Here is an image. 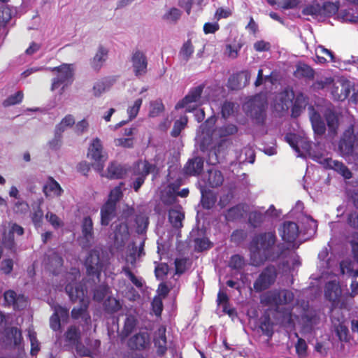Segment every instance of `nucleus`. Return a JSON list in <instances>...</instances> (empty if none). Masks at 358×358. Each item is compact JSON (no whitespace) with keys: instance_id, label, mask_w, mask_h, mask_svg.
<instances>
[{"instance_id":"nucleus-1","label":"nucleus","mask_w":358,"mask_h":358,"mask_svg":"<svg viewBox=\"0 0 358 358\" xmlns=\"http://www.w3.org/2000/svg\"><path fill=\"white\" fill-rule=\"evenodd\" d=\"M275 231L261 232L255 235L249 244L251 264L259 266L266 261L274 262L285 258L289 252L285 243L276 244Z\"/></svg>"},{"instance_id":"nucleus-2","label":"nucleus","mask_w":358,"mask_h":358,"mask_svg":"<svg viewBox=\"0 0 358 358\" xmlns=\"http://www.w3.org/2000/svg\"><path fill=\"white\" fill-rule=\"evenodd\" d=\"M80 273L78 269L73 268L67 274V280L71 281L66 285L65 291L72 302L79 301L80 305L74 307L71 313L73 320H80L83 327H88L91 324V317L87 312L89 305L88 289L86 282H77Z\"/></svg>"},{"instance_id":"nucleus-3","label":"nucleus","mask_w":358,"mask_h":358,"mask_svg":"<svg viewBox=\"0 0 358 358\" xmlns=\"http://www.w3.org/2000/svg\"><path fill=\"white\" fill-rule=\"evenodd\" d=\"M294 294L287 289H274L265 292L261 297V303L273 307L280 314L281 321L289 320L292 311Z\"/></svg>"},{"instance_id":"nucleus-4","label":"nucleus","mask_w":358,"mask_h":358,"mask_svg":"<svg viewBox=\"0 0 358 358\" xmlns=\"http://www.w3.org/2000/svg\"><path fill=\"white\" fill-rule=\"evenodd\" d=\"M338 149L348 164L358 168V131L355 133L352 126H350L343 132L338 143Z\"/></svg>"},{"instance_id":"nucleus-5","label":"nucleus","mask_w":358,"mask_h":358,"mask_svg":"<svg viewBox=\"0 0 358 358\" xmlns=\"http://www.w3.org/2000/svg\"><path fill=\"white\" fill-rule=\"evenodd\" d=\"M268 103L266 98L261 94L252 96L244 105L246 115L257 125L262 126L266 120Z\"/></svg>"},{"instance_id":"nucleus-6","label":"nucleus","mask_w":358,"mask_h":358,"mask_svg":"<svg viewBox=\"0 0 358 358\" xmlns=\"http://www.w3.org/2000/svg\"><path fill=\"white\" fill-rule=\"evenodd\" d=\"M47 69L57 73V76L52 79L51 90L55 91L58 90L59 94H62L65 88L73 82V65L63 64L56 67H48Z\"/></svg>"},{"instance_id":"nucleus-7","label":"nucleus","mask_w":358,"mask_h":358,"mask_svg":"<svg viewBox=\"0 0 358 358\" xmlns=\"http://www.w3.org/2000/svg\"><path fill=\"white\" fill-rule=\"evenodd\" d=\"M134 213V208L127 207L123 210L122 217L124 221L118 220L112 224L111 227L113 231L114 244L117 248L122 247L129 238V232L127 221L128 218L133 215Z\"/></svg>"},{"instance_id":"nucleus-8","label":"nucleus","mask_w":358,"mask_h":358,"mask_svg":"<svg viewBox=\"0 0 358 358\" xmlns=\"http://www.w3.org/2000/svg\"><path fill=\"white\" fill-rule=\"evenodd\" d=\"M285 141L296 152L299 157H305L306 155L313 159V155H321L312 150V143L306 138L301 137L294 133H288L285 136Z\"/></svg>"},{"instance_id":"nucleus-9","label":"nucleus","mask_w":358,"mask_h":358,"mask_svg":"<svg viewBox=\"0 0 358 358\" xmlns=\"http://www.w3.org/2000/svg\"><path fill=\"white\" fill-rule=\"evenodd\" d=\"M106 263V261L100 250L96 248L91 250L85 262L87 275L96 277L97 280H99V276L105 267Z\"/></svg>"},{"instance_id":"nucleus-10","label":"nucleus","mask_w":358,"mask_h":358,"mask_svg":"<svg viewBox=\"0 0 358 358\" xmlns=\"http://www.w3.org/2000/svg\"><path fill=\"white\" fill-rule=\"evenodd\" d=\"M278 272L273 265L265 267L253 283V288L256 292H261L273 285L277 278Z\"/></svg>"},{"instance_id":"nucleus-11","label":"nucleus","mask_w":358,"mask_h":358,"mask_svg":"<svg viewBox=\"0 0 358 358\" xmlns=\"http://www.w3.org/2000/svg\"><path fill=\"white\" fill-rule=\"evenodd\" d=\"M313 160L321 164L326 169L335 171L345 179L352 178L350 169L339 161L333 160L331 157H327L324 155H313Z\"/></svg>"},{"instance_id":"nucleus-12","label":"nucleus","mask_w":358,"mask_h":358,"mask_svg":"<svg viewBox=\"0 0 358 358\" xmlns=\"http://www.w3.org/2000/svg\"><path fill=\"white\" fill-rule=\"evenodd\" d=\"M321 313L315 309H307L301 315V324L302 331L306 334H311L319 328L321 324Z\"/></svg>"},{"instance_id":"nucleus-13","label":"nucleus","mask_w":358,"mask_h":358,"mask_svg":"<svg viewBox=\"0 0 358 358\" xmlns=\"http://www.w3.org/2000/svg\"><path fill=\"white\" fill-rule=\"evenodd\" d=\"M131 62L134 75L136 77L144 76L148 70V59L145 54L138 49L133 51Z\"/></svg>"},{"instance_id":"nucleus-14","label":"nucleus","mask_w":358,"mask_h":358,"mask_svg":"<svg viewBox=\"0 0 358 358\" xmlns=\"http://www.w3.org/2000/svg\"><path fill=\"white\" fill-rule=\"evenodd\" d=\"M3 299L4 306L12 307L15 310H23L27 305V299L24 294H17L11 289L4 292Z\"/></svg>"},{"instance_id":"nucleus-15","label":"nucleus","mask_w":358,"mask_h":358,"mask_svg":"<svg viewBox=\"0 0 358 358\" xmlns=\"http://www.w3.org/2000/svg\"><path fill=\"white\" fill-rule=\"evenodd\" d=\"M278 232L282 241L287 243H293L299 235V229L296 222L285 221L279 227Z\"/></svg>"},{"instance_id":"nucleus-16","label":"nucleus","mask_w":358,"mask_h":358,"mask_svg":"<svg viewBox=\"0 0 358 358\" xmlns=\"http://www.w3.org/2000/svg\"><path fill=\"white\" fill-rule=\"evenodd\" d=\"M82 236L80 237V245L83 248H88L94 241L93 222L90 216L83 218L81 224Z\"/></svg>"},{"instance_id":"nucleus-17","label":"nucleus","mask_w":358,"mask_h":358,"mask_svg":"<svg viewBox=\"0 0 358 358\" xmlns=\"http://www.w3.org/2000/svg\"><path fill=\"white\" fill-rule=\"evenodd\" d=\"M69 317V309L59 305L54 307V313L50 318V327L54 331L60 330L61 322H66Z\"/></svg>"},{"instance_id":"nucleus-18","label":"nucleus","mask_w":358,"mask_h":358,"mask_svg":"<svg viewBox=\"0 0 358 358\" xmlns=\"http://www.w3.org/2000/svg\"><path fill=\"white\" fill-rule=\"evenodd\" d=\"M144 246L145 240H143L138 246H137L134 242L131 243L128 246L125 257V266H131V268L136 266L137 260L145 255Z\"/></svg>"},{"instance_id":"nucleus-19","label":"nucleus","mask_w":358,"mask_h":358,"mask_svg":"<svg viewBox=\"0 0 358 358\" xmlns=\"http://www.w3.org/2000/svg\"><path fill=\"white\" fill-rule=\"evenodd\" d=\"M223 182L224 177L222 172L215 168H211L202 176L199 182L206 185V188H215L221 186Z\"/></svg>"},{"instance_id":"nucleus-20","label":"nucleus","mask_w":358,"mask_h":358,"mask_svg":"<svg viewBox=\"0 0 358 358\" xmlns=\"http://www.w3.org/2000/svg\"><path fill=\"white\" fill-rule=\"evenodd\" d=\"M150 344V338L148 332H139L132 336L128 341V347L132 350H143Z\"/></svg>"},{"instance_id":"nucleus-21","label":"nucleus","mask_w":358,"mask_h":358,"mask_svg":"<svg viewBox=\"0 0 358 358\" xmlns=\"http://www.w3.org/2000/svg\"><path fill=\"white\" fill-rule=\"evenodd\" d=\"M204 87V84H201L196 87H192L188 94L176 103L175 107L176 109L179 110L184 108H187L189 107V104L197 102L201 96Z\"/></svg>"},{"instance_id":"nucleus-22","label":"nucleus","mask_w":358,"mask_h":358,"mask_svg":"<svg viewBox=\"0 0 358 358\" xmlns=\"http://www.w3.org/2000/svg\"><path fill=\"white\" fill-rule=\"evenodd\" d=\"M102 150L103 148L101 141L98 138H96L90 145L87 153L88 157L94 159L97 163V169L99 170L103 169V162L106 159L102 155Z\"/></svg>"},{"instance_id":"nucleus-23","label":"nucleus","mask_w":358,"mask_h":358,"mask_svg":"<svg viewBox=\"0 0 358 358\" xmlns=\"http://www.w3.org/2000/svg\"><path fill=\"white\" fill-rule=\"evenodd\" d=\"M62 257L55 251L45 255L44 259L45 267L53 275H57L63 265Z\"/></svg>"},{"instance_id":"nucleus-24","label":"nucleus","mask_w":358,"mask_h":358,"mask_svg":"<svg viewBox=\"0 0 358 358\" xmlns=\"http://www.w3.org/2000/svg\"><path fill=\"white\" fill-rule=\"evenodd\" d=\"M198 188L201 192V203L203 208L208 210L213 208L217 201V194L213 190L206 188V185H203L201 182L198 183Z\"/></svg>"},{"instance_id":"nucleus-25","label":"nucleus","mask_w":358,"mask_h":358,"mask_svg":"<svg viewBox=\"0 0 358 358\" xmlns=\"http://www.w3.org/2000/svg\"><path fill=\"white\" fill-rule=\"evenodd\" d=\"M203 164L204 161L202 157H194L189 159L183 168V173L189 176H198L203 171Z\"/></svg>"},{"instance_id":"nucleus-26","label":"nucleus","mask_w":358,"mask_h":358,"mask_svg":"<svg viewBox=\"0 0 358 358\" xmlns=\"http://www.w3.org/2000/svg\"><path fill=\"white\" fill-rule=\"evenodd\" d=\"M310 120L315 134L323 135L326 131V123L324 118L313 106L309 107Z\"/></svg>"},{"instance_id":"nucleus-27","label":"nucleus","mask_w":358,"mask_h":358,"mask_svg":"<svg viewBox=\"0 0 358 358\" xmlns=\"http://www.w3.org/2000/svg\"><path fill=\"white\" fill-rule=\"evenodd\" d=\"M43 192L46 197L55 198L60 196L64 190L52 177H49L43 187Z\"/></svg>"},{"instance_id":"nucleus-28","label":"nucleus","mask_w":358,"mask_h":358,"mask_svg":"<svg viewBox=\"0 0 358 358\" xmlns=\"http://www.w3.org/2000/svg\"><path fill=\"white\" fill-rule=\"evenodd\" d=\"M342 289L338 281L336 280L327 282L324 287V296L327 300L331 303L334 302L338 296H341Z\"/></svg>"},{"instance_id":"nucleus-29","label":"nucleus","mask_w":358,"mask_h":358,"mask_svg":"<svg viewBox=\"0 0 358 358\" xmlns=\"http://www.w3.org/2000/svg\"><path fill=\"white\" fill-rule=\"evenodd\" d=\"M185 214L180 206H176L169 210V221L176 229L182 227Z\"/></svg>"},{"instance_id":"nucleus-30","label":"nucleus","mask_w":358,"mask_h":358,"mask_svg":"<svg viewBox=\"0 0 358 358\" xmlns=\"http://www.w3.org/2000/svg\"><path fill=\"white\" fill-rule=\"evenodd\" d=\"M154 344L157 348L158 355H164L167 351V339L166 336V329L164 327L159 328L157 335L154 338Z\"/></svg>"},{"instance_id":"nucleus-31","label":"nucleus","mask_w":358,"mask_h":358,"mask_svg":"<svg viewBox=\"0 0 358 358\" xmlns=\"http://www.w3.org/2000/svg\"><path fill=\"white\" fill-rule=\"evenodd\" d=\"M116 207L114 204L110 203H105L101 208V224L102 226H108L110 222L115 217Z\"/></svg>"},{"instance_id":"nucleus-32","label":"nucleus","mask_w":358,"mask_h":358,"mask_svg":"<svg viewBox=\"0 0 358 358\" xmlns=\"http://www.w3.org/2000/svg\"><path fill=\"white\" fill-rule=\"evenodd\" d=\"M225 142L222 141L218 143L214 148L210 149L208 152V159L207 162L212 165L220 164L222 159L224 157V152L222 150L223 147L225 145Z\"/></svg>"},{"instance_id":"nucleus-33","label":"nucleus","mask_w":358,"mask_h":358,"mask_svg":"<svg viewBox=\"0 0 358 358\" xmlns=\"http://www.w3.org/2000/svg\"><path fill=\"white\" fill-rule=\"evenodd\" d=\"M334 302L331 303V308H340L350 310L354 303V296L350 293L341 294Z\"/></svg>"},{"instance_id":"nucleus-34","label":"nucleus","mask_w":358,"mask_h":358,"mask_svg":"<svg viewBox=\"0 0 358 358\" xmlns=\"http://www.w3.org/2000/svg\"><path fill=\"white\" fill-rule=\"evenodd\" d=\"M307 104V99L302 94L299 93L294 97V103L291 109L292 117H298L305 109Z\"/></svg>"},{"instance_id":"nucleus-35","label":"nucleus","mask_w":358,"mask_h":358,"mask_svg":"<svg viewBox=\"0 0 358 358\" xmlns=\"http://www.w3.org/2000/svg\"><path fill=\"white\" fill-rule=\"evenodd\" d=\"M66 341L70 344L73 345L76 348V350L80 352V331L75 327H71L65 333Z\"/></svg>"},{"instance_id":"nucleus-36","label":"nucleus","mask_w":358,"mask_h":358,"mask_svg":"<svg viewBox=\"0 0 358 358\" xmlns=\"http://www.w3.org/2000/svg\"><path fill=\"white\" fill-rule=\"evenodd\" d=\"M108 55V50L99 46L97 52L91 61V66L94 70H99L105 62Z\"/></svg>"},{"instance_id":"nucleus-37","label":"nucleus","mask_w":358,"mask_h":358,"mask_svg":"<svg viewBox=\"0 0 358 358\" xmlns=\"http://www.w3.org/2000/svg\"><path fill=\"white\" fill-rule=\"evenodd\" d=\"M243 214V206L241 204H238L229 208L225 213L224 217L227 221L234 222L242 218Z\"/></svg>"},{"instance_id":"nucleus-38","label":"nucleus","mask_w":358,"mask_h":358,"mask_svg":"<svg viewBox=\"0 0 358 358\" xmlns=\"http://www.w3.org/2000/svg\"><path fill=\"white\" fill-rule=\"evenodd\" d=\"M138 323V320L135 316L129 315H127L124 324L123 329L121 331V337L122 339L128 337L134 330Z\"/></svg>"},{"instance_id":"nucleus-39","label":"nucleus","mask_w":358,"mask_h":358,"mask_svg":"<svg viewBox=\"0 0 358 358\" xmlns=\"http://www.w3.org/2000/svg\"><path fill=\"white\" fill-rule=\"evenodd\" d=\"M142 99H137L136 100H135L134 105L132 106H129L127 109L129 120L126 121L122 120L118 124H117L115 126V129L121 127L122 126L126 124L129 121H131L133 119H134L138 113L140 108L142 105Z\"/></svg>"},{"instance_id":"nucleus-40","label":"nucleus","mask_w":358,"mask_h":358,"mask_svg":"<svg viewBox=\"0 0 358 358\" xmlns=\"http://www.w3.org/2000/svg\"><path fill=\"white\" fill-rule=\"evenodd\" d=\"M326 125L331 132H335L338 128V120L336 114L330 109H327L324 113Z\"/></svg>"},{"instance_id":"nucleus-41","label":"nucleus","mask_w":358,"mask_h":358,"mask_svg":"<svg viewBox=\"0 0 358 358\" xmlns=\"http://www.w3.org/2000/svg\"><path fill=\"white\" fill-rule=\"evenodd\" d=\"M126 173L125 169L120 164L113 162L108 167L107 177L110 179L122 178Z\"/></svg>"},{"instance_id":"nucleus-42","label":"nucleus","mask_w":358,"mask_h":358,"mask_svg":"<svg viewBox=\"0 0 358 358\" xmlns=\"http://www.w3.org/2000/svg\"><path fill=\"white\" fill-rule=\"evenodd\" d=\"M294 75L299 78H304L308 80H312L314 78L315 73L310 66L303 64L296 66Z\"/></svg>"},{"instance_id":"nucleus-43","label":"nucleus","mask_w":358,"mask_h":358,"mask_svg":"<svg viewBox=\"0 0 358 358\" xmlns=\"http://www.w3.org/2000/svg\"><path fill=\"white\" fill-rule=\"evenodd\" d=\"M302 14L310 15L314 19L322 18L321 5L316 2L308 4L303 8Z\"/></svg>"},{"instance_id":"nucleus-44","label":"nucleus","mask_w":358,"mask_h":358,"mask_svg":"<svg viewBox=\"0 0 358 358\" xmlns=\"http://www.w3.org/2000/svg\"><path fill=\"white\" fill-rule=\"evenodd\" d=\"M338 4L330 1H325L321 5L322 17H331L338 10Z\"/></svg>"},{"instance_id":"nucleus-45","label":"nucleus","mask_w":358,"mask_h":358,"mask_svg":"<svg viewBox=\"0 0 358 358\" xmlns=\"http://www.w3.org/2000/svg\"><path fill=\"white\" fill-rule=\"evenodd\" d=\"M122 272L130 280L134 285L137 288L141 289L144 285V280L141 277L136 276L131 271V267L124 266Z\"/></svg>"},{"instance_id":"nucleus-46","label":"nucleus","mask_w":358,"mask_h":358,"mask_svg":"<svg viewBox=\"0 0 358 358\" xmlns=\"http://www.w3.org/2000/svg\"><path fill=\"white\" fill-rule=\"evenodd\" d=\"M265 215V213H262L257 210L250 212L248 216L249 224L253 228L259 227L264 222Z\"/></svg>"},{"instance_id":"nucleus-47","label":"nucleus","mask_w":358,"mask_h":358,"mask_svg":"<svg viewBox=\"0 0 358 358\" xmlns=\"http://www.w3.org/2000/svg\"><path fill=\"white\" fill-rule=\"evenodd\" d=\"M135 222L136 224V232L138 234H145L148 224V217L144 214H139L136 216Z\"/></svg>"},{"instance_id":"nucleus-48","label":"nucleus","mask_w":358,"mask_h":358,"mask_svg":"<svg viewBox=\"0 0 358 358\" xmlns=\"http://www.w3.org/2000/svg\"><path fill=\"white\" fill-rule=\"evenodd\" d=\"M74 124V117L72 115H66L61 122L55 126V130L62 134L67 128L71 127Z\"/></svg>"},{"instance_id":"nucleus-49","label":"nucleus","mask_w":358,"mask_h":358,"mask_svg":"<svg viewBox=\"0 0 358 358\" xmlns=\"http://www.w3.org/2000/svg\"><path fill=\"white\" fill-rule=\"evenodd\" d=\"M352 90V86L349 83H343L340 93L336 94V91L333 92L334 99L338 101H343L346 99L350 97Z\"/></svg>"},{"instance_id":"nucleus-50","label":"nucleus","mask_w":358,"mask_h":358,"mask_svg":"<svg viewBox=\"0 0 358 358\" xmlns=\"http://www.w3.org/2000/svg\"><path fill=\"white\" fill-rule=\"evenodd\" d=\"M93 299L96 301H103L108 292V287L106 285L101 284L96 285L93 289Z\"/></svg>"},{"instance_id":"nucleus-51","label":"nucleus","mask_w":358,"mask_h":358,"mask_svg":"<svg viewBox=\"0 0 358 358\" xmlns=\"http://www.w3.org/2000/svg\"><path fill=\"white\" fill-rule=\"evenodd\" d=\"M138 169L141 171V175L143 176L145 178L150 174L157 173V169L155 164L150 163L148 161H144L141 162L138 165Z\"/></svg>"},{"instance_id":"nucleus-52","label":"nucleus","mask_w":358,"mask_h":358,"mask_svg":"<svg viewBox=\"0 0 358 358\" xmlns=\"http://www.w3.org/2000/svg\"><path fill=\"white\" fill-rule=\"evenodd\" d=\"M187 124V117L186 116L181 117L179 120L175 121L173 127L171 132L173 137H178L182 129H185Z\"/></svg>"},{"instance_id":"nucleus-53","label":"nucleus","mask_w":358,"mask_h":358,"mask_svg":"<svg viewBox=\"0 0 358 358\" xmlns=\"http://www.w3.org/2000/svg\"><path fill=\"white\" fill-rule=\"evenodd\" d=\"M110 85V81L106 78L96 82L93 87L94 94L96 96H100L106 90H108Z\"/></svg>"},{"instance_id":"nucleus-54","label":"nucleus","mask_w":358,"mask_h":358,"mask_svg":"<svg viewBox=\"0 0 358 358\" xmlns=\"http://www.w3.org/2000/svg\"><path fill=\"white\" fill-rule=\"evenodd\" d=\"M24 94L22 91H18L14 94L10 95L7 99L3 101L4 107H9L15 104L20 103L22 101Z\"/></svg>"},{"instance_id":"nucleus-55","label":"nucleus","mask_w":358,"mask_h":358,"mask_svg":"<svg viewBox=\"0 0 358 358\" xmlns=\"http://www.w3.org/2000/svg\"><path fill=\"white\" fill-rule=\"evenodd\" d=\"M245 265V259L240 255H232L229 262V267L234 270H241L243 268Z\"/></svg>"},{"instance_id":"nucleus-56","label":"nucleus","mask_w":358,"mask_h":358,"mask_svg":"<svg viewBox=\"0 0 358 358\" xmlns=\"http://www.w3.org/2000/svg\"><path fill=\"white\" fill-rule=\"evenodd\" d=\"M193 53L194 47L191 41L188 40L182 45L180 51V56L185 62H187Z\"/></svg>"},{"instance_id":"nucleus-57","label":"nucleus","mask_w":358,"mask_h":358,"mask_svg":"<svg viewBox=\"0 0 358 358\" xmlns=\"http://www.w3.org/2000/svg\"><path fill=\"white\" fill-rule=\"evenodd\" d=\"M122 196V187L120 185L115 187L110 192L108 199L106 203H110V204H114L116 207L117 203Z\"/></svg>"},{"instance_id":"nucleus-58","label":"nucleus","mask_w":358,"mask_h":358,"mask_svg":"<svg viewBox=\"0 0 358 358\" xmlns=\"http://www.w3.org/2000/svg\"><path fill=\"white\" fill-rule=\"evenodd\" d=\"M31 221L35 227H41L43 219V211L39 206L34 208L33 212L30 215Z\"/></svg>"},{"instance_id":"nucleus-59","label":"nucleus","mask_w":358,"mask_h":358,"mask_svg":"<svg viewBox=\"0 0 358 358\" xmlns=\"http://www.w3.org/2000/svg\"><path fill=\"white\" fill-rule=\"evenodd\" d=\"M3 246L8 250L10 253H15L16 252L15 243L14 241V236L11 234H3L2 238Z\"/></svg>"},{"instance_id":"nucleus-60","label":"nucleus","mask_w":358,"mask_h":358,"mask_svg":"<svg viewBox=\"0 0 358 358\" xmlns=\"http://www.w3.org/2000/svg\"><path fill=\"white\" fill-rule=\"evenodd\" d=\"M28 336L31 343V355L35 356L40 350V343L38 342L36 332L29 330Z\"/></svg>"},{"instance_id":"nucleus-61","label":"nucleus","mask_w":358,"mask_h":358,"mask_svg":"<svg viewBox=\"0 0 358 358\" xmlns=\"http://www.w3.org/2000/svg\"><path fill=\"white\" fill-rule=\"evenodd\" d=\"M104 306L106 310L110 313H116L122 308L120 301L115 298H109L106 301Z\"/></svg>"},{"instance_id":"nucleus-62","label":"nucleus","mask_w":358,"mask_h":358,"mask_svg":"<svg viewBox=\"0 0 358 358\" xmlns=\"http://www.w3.org/2000/svg\"><path fill=\"white\" fill-rule=\"evenodd\" d=\"M238 131V127L234 124H227L220 127L218 134L220 137H226L234 135Z\"/></svg>"},{"instance_id":"nucleus-63","label":"nucleus","mask_w":358,"mask_h":358,"mask_svg":"<svg viewBox=\"0 0 358 358\" xmlns=\"http://www.w3.org/2000/svg\"><path fill=\"white\" fill-rule=\"evenodd\" d=\"M164 105L161 100H156L150 102L149 115L152 117L158 116L164 110Z\"/></svg>"},{"instance_id":"nucleus-64","label":"nucleus","mask_w":358,"mask_h":358,"mask_svg":"<svg viewBox=\"0 0 358 358\" xmlns=\"http://www.w3.org/2000/svg\"><path fill=\"white\" fill-rule=\"evenodd\" d=\"M305 219L307 224V226L304 227L305 234L311 236L316 233L317 228V221L310 216L306 217Z\"/></svg>"}]
</instances>
